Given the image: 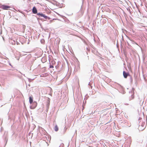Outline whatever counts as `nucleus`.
Wrapping results in <instances>:
<instances>
[{"mask_svg":"<svg viewBox=\"0 0 147 147\" xmlns=\"http://www.w3.org/2000/svg\"><path fill=\"white\" fill-rule=\"evenodd\" d=\"M0 8L3 9L8 10V8H10V7L8 5H3L0 6Z\"/></svg>","mask_w":147,"mask_h":147,"instance_id":"3","label":"nucleus"},{"mask_svg":"<svg viewBox=\"0 0 147 147\" xmlns=\"http://www.w3.org/2000/svg\"><path fill=\"white\" fill-rule=\"evenodd\" d=\"M134 98V96L133 94H132L131 97H129V101L131 100V99H133Z\"/></svg>","mask_w":147,"mask_h":147,"instance_id":"8","label":"nucleus"},{"mask_svg":"<svg viewBox=\"0 0 147 147\" xmlns=\"http://www.w3.org/2000/svg\"><path fill=\"white\" fill-rule=\"evenodd\" d=\"M130 80L131 82L132 81V78L131 77L130 78Z\"/></svg>","mask_w":147,"mask_h":147,"instance_id":"14","label":"nucleus"},{"mask_svg":"<svg viewBox=\"0 0 147 147\" xmlns=\"http://www.w3.org/2000/svg\"><path fill=\"white\" fill-rule=\"evenodd\" d=\"M123 74L125 78H126L127 76L129 75V74L128 73H126L125 71H123Z\"/></svg>","mask_w":147,"mask_h":147,"instance_id":"6","label":"nucleus"},{"mask_svg":"<svg viewBox=\"0 0 147 147\" xmlns=\"http://www.w3.org/2000/svg\"><path fill=\"white\" fill-rule=\"evenodd\" d=\"M32 105L30 106L31 109H34L37 106V103L35 102H34L32 103Z\"/></svg>","mask_w":147,"mask_h":147,"instance_id":"4","label":"nucleus"},{"mask_svg":"<svg viewBox=\"0 0 147 147\" xmlns=\"http://www.w3.org/2000/svg\"><path fill=\"white\" fill-rule=\"evenodd\" d=\"M13 42H14V43H15V42L14 41H12V42L11 43L13 44Z\"/></svg>","mask_w":147,"mask_h":147,"instance_id":"13","label":"nucleus"},{"mask_svg":"<svg viewBox=\"0 0 147 147\" xmlns=\"http://www.w3.org/2000/svg\"><path fill=\"white\" fill-rule=\"evenodd\" d=\"M9 65H10L11 66V64H10V63H9Z\"/></svg>","mask_w":147,"mask_h":147,"instance_id":"18","label":"nucleus"},{"mask_svg":"<svg viewBox=\"0 0 147 147\" xmlns=\"http://www.w3.org/2000/svg\"><path fill=\"white\" fill-rule=\"evenodd\" d=\"M143 77H144V79H145V77H144V75H143Z\"/></svg>","mask_w":147,"mask_h":147,"instance_id":"17","label":"nucleus"},{"mask_svg":"<svg viewBox=\"0 0 147 147\" xmlns=\"http://www.w3.org/2000/svg\"><path fill=\"white\" fill-rule=\"evenodd\" d=\"M144 122L142 121L140 122L139 123V128L141 130H143L145 128V127L144 125Z\"/></svg>","mask_w":147,"mask_h":147,"instance_id":"1","label":"nucleus"},{"mask_svg":"<svg viewBox=\"0 0 147 147\" xmlns=\"http://www.w3.org/2000/svg\"><path fill=\"white\" fill-rule=\"evenodd\" d=\"M37 15L39 17H42L45 19H48L49 20L50 19V17H48L42 13H39L37 14Z\"/></svg>","mask_w":147,"mask_h":147,"instance_id":"2","label":"nucleus"},{"mask_svg":"<svg viewBox=\"0 0 147 147\" xmlns=\"http://www.w3.org/2000/svg\"><path fill=\"white\" fill-rule=\"evenodd\" d=\"M130 147V145H129V146H128V147Z\"/></svg>","mask_w":147,"mask_h":147,"instance_id":"19","label":"nucleus"},{"mask_svg":"<svg viewBox=\"0 0 147 147\" xmlns=\"http://www.w3.org/2000/svg\"><path fill=\"white\" fill-rule=\"evenodd\" d=\"M125 105H129V104H128L125 103Z\"/></svg>","mask_w":147,"mask_h":147,"instance_id":"16","label":"nucleus"},{"mask_svg":"<svg viewBox=\"0 0 147 147\" xmlns=\"http://www.w3.org/2000/svg\"><path fill=\"white\" fill-rule=\"evenodd\" d=\"M52 21V20H50V22H51Z\"/></svg>","mask_w":147,"mask_h":147,"instance_id":"20","label":"nucleus"},{"mask_svg":"<svg viewBox=\"0 0 147 147\" xmlns=\"http://www.w3.org/2000/svg\"><path fill=\"white\" fill-rule=\"evenodd\" d=\"M53 65H50L49 67L50 68H53Z\"/></svg>","mask_w":147,"mask_h":147,"instance_id":"12","label":"nucleus"},{"mask_svg":"<svg viewBox=\"0 0 147 147\" xmlns=\"http://www.w3.org/2000/svg\"><path fill=\"white\" fill-rule=\"evenodd\" d=\"M29 102L30 104L32 103L33 102V98H32L30 97L29 98Z\"/></svg>","mask_w":147,"mask_h":147,"instance_id":"7","label":"nucleus"},{"mask_svg":"<svg viewBox=\"0 0 147 147\" xmlns=\"http://www.w3.org/2000/svg\"><path fill=\"white\" fill-rule=\"evenodd\" d=\"M64 146V144L63 143H61V145H60V146H59V147H62L63 146Z\"/></svg>","mask_w":147,"mask_h":147,"instance_id":"11","label":"nucleus"},{"mask_svg":"<svg viewBox=\"0 0 147 147\" xmlns=\"http://www.w3.org/2000/svg\"><path fill=\"white\" fill-rule=\"evenodd\" d=\"M128 39L130 40L131 41H132V43H133V42L135 43H136L135 42H134L133 41L132 39H131L130 38H129V37H128Z\"/></svg>","mask_w":147,"mask_h":147,"instance_id":"10","label":"nucleus"},{"mask_svg":"<svg viewBox=\"0 0 147 147\" xmlns=\"http://www.w3.org/2000/svg\"><path fill=\"white\" fill-rule=\"evenodd\" d=\"M16 43L17 45L19 44V43L17 42Z\"/></svg>","mask_w":147,"mask_h":147,"instance_id":"15","label":"nucleus"},{"mask_svg":"<svg viewBox=\"0 0 147 147\" xmlns=\"http://www.w3.org/2000/svg\"><path fill=\"white\" fill-rule=\"evenodd\" d=\"M32 11L33 13L36 14L37 12V11L36 8L35 7H34L32 8Z\"/></svg>","mask_w":147,"mask_h":147,"instance_id":"5","label":"nucleus"},{"mask_svg":"<svg viewBox=\"0 0 147 147\" xmlns=\"http://www.w3.org/2000/svg\"><path fill=\"white\" fill-rule=\"evenodd\" d=\"M54 130L55 131H58V128L57 126V125H56L55 126V128H54Z\"/></svg>","mask_w":147,"mask_h":147,"instance_id":"9","label":"nucleus"}]
</instances>
